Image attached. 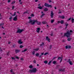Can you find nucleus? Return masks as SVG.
Here are the masks:
<instances>
[{
  "label": "nucleus",
  "instance_id": "obj_62",
  "mask_svg": "<svg viewBox=\"0 0 74 74\" xmlns=\"http://www.w3.org/2000/svg\"><path fill=\"white\" fill-rule=\"evenodd\" d=\"M44 52H43L41 53V55H44Z\"/></svg>",
  "mask_w": 74,
  "mask_h": 74
},
{
  "label": "nucleus",
  "instance_id": "obj_36",
  "mask_svg": "<svg viewBox=\"0 0 74 74\" xmlns=\"http://www.w3.org/2000/svg\"><path fill=\"white\" fill-rule=\"evenodd\" d=\"M15 1H13L11 3V4H15Z\"/></svg>",
  "mask_w": 74,
  "mask_h": 74
},
{
  "label": "nucleus",
  "instance_id": "obj_2",
  "mask_svg": "<svg viewBox=\"0 0 74 74\" xmlns=\"http://www.w3.org/2000/svg\"><path fill=\"white\" fill-rule=\"evenodd\" d=\"M73 32L72 30H71L69 31H67L66 33L64 34V36L63 37H67V38H69L70 37V35H71V33H73Z\"/></svg>",
  "mask_w": 74,
  "mask_h": 74
},
{
  "label": "nucleus",
  "instance_id": "obj_44",
  "mask_svg": "<svg viewBox=\"0 0 74 74\" xmlns=\"http://www.w3.org/2000/svg\"><path fill=\"white\" fill-rule=\"evenodd\" d=\"M52 45H50V46L49 49H51L52 48Z\"/></svg>",
  "mask_w": 74,
  "mask_h": 74
},
{
  "label": "nucleus",
  "instance_id": "obj_23",
  "mask_svg": "<svg viewBox=\"0 0 74 74\" xmlns=\"http://www.w3.org/2000/svg\"><path fill=\"white\" fill-rule=\"evenodd\" d=\"M64 23V21L63 20H61L60 21V23L61 24H63Z\"/></svg>",
  "mask_w": 74,
  "mask_h": 74
},
{
  "label": "nucleus",
  "instance_id": "obj_3",
  "mask_svg": "<svg viewBox=\"0 0 74 74\" xmlns=\"http://www.w3.org/2000/svg\"><path fill=\"white\" fill-rule=\"evenodd\" d=\"M23 29H18L16 33H21L22 32H23Z\"/></svg>",
  "mask_w": 74,
  "mask_h": 74
},
{
  "label": "nucleus",
  "instance_id": "obj_13",
  "mask_svg": "<svg viewBox=\"0 0 74 74\" xmlns=\"http://www.w3.org/2000/svg\"><path fill=\"white\" fill-rule=\"evenodd\" d=\"M46 40H47V41H49L50 39L49 38V37L48 36H47L46 37Z\"/></svg>",
  "mask_w": 74,
  "mask_h": 74
},
{
  "label": "nucleus",
  "instance_id": "obj_4",
  "mask_svg": "<svg viewBox=\"0 0 74 74\" xmlns=\"http://www.w3.org/2000/svg\"><path fill=\"white\" fill-rule=\"evenodd\" d=\"M32 70L33 71V73H36V72L37 71V69H36V68H33L32 69Z\"/></svg>",
  "mask_w": 74,
  "mask_h": 74
},
{
  "label": "nucleus",
  "instance_id": "obj_28",
  "mask_svg": "<svg viewBox=\"0 0 74 74\" xmlns=\"http://www.w3.org/2000/svg\"><path fill=\"white\" fill-rule=\"evenodd\" d=\"M52 61H51L49 62L48 63V65H50V64H51V62H52Z\"/></svg>",
  "mask_w": 74,
  "mask_h": 74
},
{
  "label": "nucleus",
  "instance_id": "obj_11",
  "mask_svg": "<svg viewBox=\"0 0 74 74\" xmlns=\"http://www.w3.org/2000/svg\"><path fill=\"white\" fill-rule=\"evenodd\" d=\"M65 71V69H60L59 70L60 71H62L63 72H64Z\"/></svg>",
  "mask_w": 74,
  "mask_h": 74
},
{
  "label": "nucleus",
  "instance_id": "obj_31",
  "mask_svg": "<svg viewBox=\"0 0 74 74\" xmlns=\"http://www.w3.org/2000/svg\"><path fill=\"white\" fill-rule=\"evenodd\" d=\"M4 26V23H1L0 24V26Z\"/></svg>",
  "mask_w": 74,
  "mask_h": 74
},
{
  "label": "nucleus",
  "instance_id": "obj_39",
  "mask_svg": "<svg viewBox=\"0 0 74 74\" xmlns=\"http://www.w3.org/2000/svg\"><path fill=\"white\" fill-rule=\"evenodd\" d=\"M69 64H70V65H73V64H72V61H70L69 62Z\"/></svg>",
  "mask_w": 74,
  "mask_h": 74
},
{
  "label": "nucleus",
  "instance_id": "obj_33",
  "mask_svg": "<svg viewBox=\"0 0 74 74\" xmlns=\"http://www.w3.org/2000/svg\"><path fill=\"white\" fill-rule=\"evenodd\" d=\"M34 50H35V51H38V50H39V48L35 49H34Z\"/></svg>",
  "mask_w": 74,
  "mask_h": 74
},
{
  "label": "nucleus",
  "instance_id": "obj_34",
  "mask_svg": "<svg viewBox=\"0 0 74 74\" xmlns=\"http://www.w3.org/2000/svg\"><path fill=\"white\" fill-rule=\"evenodd\" d=\"M55 59H56V57H53V59H52V61H53V60H55Z\"/></svg>",
  "mask_w": 74,
  "mask_h": 74
},
{
  "label": "nucleus",
  "instance_id": "obj_1",
  "mask_svg": "<svg viewBox=\"0 0 74 74\" xmlns=\"http://www.w3.org/2000/svg\"><path fill=\"white\" fill-rule=\"evenodd\" d=\"M36 23L37 24L39 25H41V22L38 21L37 20H32L30 19L28 23H29V24L32 25H35V23H36Z\"/></svg>",
  "mask_w": 74,
  "mask_h": 74
},
{
  "label": "nucleus",
  "instance_id": "obj_45",
  "mask_svg": "<svg viewBox=\"0 0 74 74\" xmlns=\"http://www.w3.org/2000/svg\"><path fill=\"white\" fill-rule=\"evenodd\" d=\"M15 58L16 59H19V58L18 57V56H16Z\"/></svg>",
  "mask_w": 74,
  "mask_h": 74
},
{
  "label": "nucleus",
  "instance_id": "obj_55",
  "mask_svg": "<svg viewBox=\"0 0 74 74\" xmlns=\"http://www.w3.org/2000/svg\"><path fill=\"white\" fill-rule=\"evenodd\" d=\"M13 70V69H11V70H10V72H11V73H12V72H13V71H12Z\"/></svg>",
  "mask_w": 74,
  "mask_h": 74
},
{
  "label": "nucleus",
  "instance_id": "obj_14",
  "mask_svg": "<svg viewBox=\"0 0 74 74\" xmlns=\"http://www.w3.org/2000/svg\"><path fill=\"white\" fill-rule=\"evenodd\" d=\"M29 73H33V69H32V70L29 69Z\"/></svg>",
  "mask_w": 74,
  "mask_h": 74
},
{
  "label": "nucleus",
  "instance_id": "obj_57",
  "mask_svg": "<svg viewBox=\"0 0 74 74\" xmlns=\"http://www.w3.org/2000/svg\"><path fill=\"white\" fill-rule=\"evenodd\" d=\"M41 5V3H39L38 4V7H41V6L40 5Z\"/></svg>",
  "mask_w": 74,
  "mask_h": 74
},
{
  "label": "nucleus",
  "instance_id": "obj_58",
  "mask_svg": "<svg viewBox=\"0 0 74 74\" xmlns=\"http://www.w3.org/2000/svg\"><path fill=\"white\" fill-rule=\"evenodd\" d=\"M71 17L70 18H69V19H68V20L69 21H70V20H71Z\"/></svg>",
  "mask_w": 74,
  "mask_h": 74
},
{
  "label": "nucleus",
  "instance_id": "obj_32",
  "mask_svg": "<svg viewBox=\"0 0 74 74\" xmlns=\"http://www.w3.org/2000/svg\"><path fill=\"white\" fill-rule=\"evenodd\" d=\"M31 16H32V17H34V14H31Z\"/></svg>",
  "mask_w": 74,
  "mask_h": 74
},
{
  "label": "nucleus",
  "instance_id": "obj_61",
  "mask_svg": "<svg viewBox=\"0 0 74 74\" xmlns=\"http://www.w3.org/2000/svg\"><path fill=\"white\" fill-rule=\"evenodd\" d=\"M12 60H15V58H14V57H12Z\"/></svg>",
  "mask_w": 74,
  "mask_h": 74
},
{
  "label": "nucleus",
  "instance_id": "obj_43",
  "mask_svg": "<svg viewBox=\"0 0 74 74\" xmlns=\"http://www.w3.org/2000/svg\"><path fill=\"white\" fill-rule=\"evenodd\" d=\"M16 12H14V14H13L14 16H15L16 15Z\"/></svg>",
  "mask_w": 74,
  "mask_h": 74
},
{
  "label": "nucleus",
  "instance_id": "obj_9",
  "mask_svg": "<svg viewBox=\"0 0 74 74\" xmlns=\"http://www.w3.org/2000/svg\"><path fill=\"white\" fill-rule=\"evenodd\" d=\"M19 52H21V50L19 49H16L15 50V52L16 53H17Z\"/></svg>",
  "mask_w": 74,
  "mask_h": 74
},
{
  "label": "nucleus",
  "instance_id": "obj_16",
  "mask_svg": "<svg viewBox=\"0 0 74 74\" xmlns=\"http://www.w3.org/2000/svg\"><path fill=\"white\" fill-rule=\"evenodd\" d=\"M17 18H16L14 17L13 19V21H17Z\"/></svg>",
  "mask_w": 74,
  "mask_h": 74
},
{
  "label": "nucleus",
  "instance_id": "obj_17",
  "mask_svg": "<svg viewBox=\"0 0 74 74\" xmlns=\"http://www.w3.org/2000/svg\"><path fill=\"white\" fill-rule=\"evenodd\" d=\"M49 5V4H48V3H45V5H44V6H45V7H48Z\"/></svg>",
  "mask_w": 74,
  "mask_h": 74
},
{
  "label": "nucleus",
  "instance_id": "obj_40",
  "mask_svg": "<svg viewBox=\"0 0 74 74\" xmlns=\"http://www.w3.org/2000/svg\"><path fill=\"white\" fill-rule=\"evenodd\" d=\"M55 21V20L54 19H53L51 21V23H52L53 22H54V21Z\"/></svg>",
  "mask_w": 74,
  "mask_h": 74
},
{
  "label": "nucleus",
  "instance_id": "obj_12",
  "mask_svg": "<svg viewBox=\"0 0 74 74\" xmlns=\"http://www.w3.org/2000/svg\"><path fill=\"white\" fill-rule=\"evenodd\" d=\"M65 48H66V49H68V48L70 49L71 48V46H66Z\"/></svg>",
  "mask_w": 74,
  "mask_h": 74
},
{
  "label": "nucleus",
  "instance_id": "obj_48",
  "mask_svg": "<svg viewBox=\"0 0 74 74\" xmlns=\"http://www.w3.org/2000/svg\"><path fill=\"white\" fill-rule=\"evenodd\" d=\"M59 14H60L62 13V12L60 11V10H59V12H58Z\"/></svg>",
  "mask_w": 74,
  "mask_h": 74
},
{
  "label": "nucleus",
  "instance_id": "obj_51",
  "mask_svg": "<svg viewBox=\"0 0 74 74\" xmlns=\"http://www.w3.org/2000/svg\"><path fill=\"white\" fill-rule=\"evenodd\" d=\"M49 3H51L52 1H51V0H49Z\"/></svg>",
  "mask_w": 74,
  "mask_h": 74
},
{
  "label": "nucleus",
  "instance_id": "obj_18",
  "mask_svg": "<svg viewBox=\"0 0 74 74\" xmlns=\"http://www.w3.org/2000/svg\"><path fill=\"white\" fill-rule=\"evenodd\" d=\"M72 38H68L67 40V41H71Z\"/></svg>",
  "mask_w": 74,
  "mask_h": 74
},
{
  "label": "nucleus",
  "instance_id": "obj_42",
  "mask_svg": "<svg viewBox=\"0 0 74 74\" xmlns=\"http://www.w3.org/2000/svg\"><path fill=\"white\" fill-rule=\"evenodd\" d=\"M32 55H34L35 53V51H33L32 52Z\"/></svg>",
  "mask_w": 74,
  "mask_h": 74
},
{
  "label": "nucleus",
  "instance_id": "obj_46",
  "mask_svg": "<svg viewBox=\"0 0 74 74\" xmlns=\"http://www.w3.org/2000/svg\"><path fill=\"white\" fill-rule=\"evenodd\" d=\"M47 54H48V53H45L44 54V56L47 55Z\"/></svg>",
  "mask_w": 74,
  "mask_h": 74
},
{
  "label": "nucleus",
  "instance_id": "obj_63",
  "mask_svg": "<svg viewBox=\"0 0 74 74\" xmlns=\"http://www.w3.org/2000/svg\"><path fill=\"white\" fill-rule=\"evenodd\" d=\"M35 2H38V0H35Z\"/></svg>",
  "mask_w": 74,
  "mask_h": 74
},
{
  "label": "nucleus",
  "instance_id": "obj_54",
  "mask_svg": "<svg viewBox=\"0 0 74 74\" xmlns=\"http://www.w3.org/2000/svg\"><path fill=\"white\" fill-rule=\"evenodd\" d=\"M11 17L9 18V19L10 20L12 19V17L11 16H10Z\"/></svg>",
  "mask_w": 74,
  "mask_h": 74
},
{
  "label": "nucleus",
  "instance_id": "obj_27",
  "mask_svg": "<svg viewBox=\"0 0 74 74\" xmlns=\"http://www.w3.org/2000/svg\"><path fill=\"white\" fill-rule=\"evenodd\" d=\"M40 55V54L38 53H36V56H39V55Z\"/></svg>",
  "mask_w": 74,
  "mask_h": 74
},
{
  "label": "nucleus",
  "instance_id": "obj_29",
  "mask_svg": "<svg viewBox=\"0 0 74 74\" xmlns=\"http://www.w3.org/2000/svg\"><path fill=\"white\" fill-rule=\"evenodd\" d=\"M44 63H45V64H47V63H48V61L47 60L45 61Z\"/></svg>",
  "mask_w": 74,
  "mask_h": 74
},
{
  "label": "nucleus",
  "instance_id": "obj_60",
  "mask_svg": "<svg viewBox=\"0 0 74 74\" xmlns=\"http://www.w3.org/2000/svg\"><path fill=\"white\" fill-rule=\"evenodd\" d=\"M42 55H40L39 56V58H41V56H42Z\"/></svg>",
  "mask_w": 74,
  "mask_h": 74
},
{
  "label": "nucleus",
  "instance_id": "obj_49",
  "mask_svg": "<svg viewBox=\"0 0 74 74\" xmlns=\"http://www.w3.org/2000/svg\"><path fill=\"white\" fill-rule=\"evenodd\" d=\"M13 47H14V48H15L16 47V45H14L12 46Z\"/></svg>",
  "mask_w": 74,
  "mask_h": 74
},
{
  "label": "nucleus",
  "instance_id": "obj_8",
  "mask_svg": "<svg viewBox=\"0 0 74 74\" xmlns=\"http://www.w3.org/2000/svg\"><path fill=\"white\" fill-rule=\"evenodd\" d=\"M40 28L38 27L37 28L36 32L37 33H40Z\"/></svg>",
  "mask_w": 74,
  "mask_h": 74
},
{
  "label": "nucleus",
  "instance_id": "obj_21",
  "mask_svg": "<svg viewBox=\"0 0 74 74\" xmlns=\"http://www.w3.org/2000/svg\"><path fill=\"white\" fill-rule=\"evenodd\" d=\"M71 21H72V23H74V19L73 18H72V19H71Z\"/></svg>",
  "mask_w": 74,
  "mask_h": 74
},
{
  "label": "nucleus",
  "instance_id": "obj_37",
  "mask_svg": "<svg viewBox=\"0 0 74 74\" xmlns=\"http://www.w3.org/2000/svg\"><path fill=\"white\" fill-rule=\"evenodd\" d=\"M29 68H30V69H32V68H33V66L32 65L29 66Z\"/></svg>",
  "mask_w": 74,
  "mask_h": 74
},
{
  "label": "nucleus",
  "instance_id": "obj_6",
  "mask_svg": "<svg viewBox=\"0 0 74 74\" xmlns=\"http://www.w3.org/2000/svg\"><path fill=\"white\" fill-rule=\"evenodd\" d=\"M18 44H23V42H22V39H20L18 41Z\"/></svg>",
  "mask_w": 74,
  "mask_h": 74
},
{
  "label": "nucleus",
  "instance_id": "obj_47",
  "mask_svg": "<svg viewBox=\"0 0 74 74\" xmlns=\"http://www.w3.org/2000/svg\"><path fill=\"white\" fill-rule=\"evenodd\" d=\"M33 63H36V60H34L33 61Z\"/></svg>",
  "mask_w": 74,
  "mask_h": 74
},
{
  "label": "nucleus",
  "instance_id": "obj_26",
  "mask_svg": "<svg viewBox=\"0 0 74 74\" xmlns=\"http://www.w3.org/2000/svg\"><path fill=\"white\" fill-rule=\"evenodd\" d=\"M26 51H27V49H25L24 50H23L22 52H26Z\"/></svg>",
  "mask_w": 74,
  "mask_h": 74
},
{
  "label": "nucleus",
  "instance_id": "obj_50",
  "mask_svg": "<svg viewBox=\"0 0 74 74\" xmlns=\"http://www.w3.org/2000/svg\"><path fill=\"white\" fill-rule=\"evenodd\" d=\"M8 3H9L11 2V0H8Z\"/></svg>",
  "mask_w": 74,
  "mask_h": 74
},
{
  "label": "nucleus",
  "instance_id": "obj_30",
  "mask_svg": "<svg viewBox=\"0 0 74 74\" xmlns=\"http://www.w3.org/2000/svg\"><path fill=\"white\" fill-rule=\"evenodd\" d=\"M42 44H41L40 45V46H43V45H44V42H42Z\"/></svg>",
  "mask_w": 74,
  "mask_h": 74
},
{
  "label": "nucleus",
  "instance_id": "obj_5",
  "mask_svg": "<svg viewBox=\"0 0 74 74\" xmlns=\"http://www.w3.org/2000/svg\"><path fill=\"white\" fill-rule=\"evenodd\" d=\"M61 59V60L60 62V63H61L62 62V60H63V57H58V59L59 60H60Z\"/></svg>",
  "mask_w": 74,
  "mask_h": 74
},
{
  "label": "nucleus",
  "instance_id": "obj_24",
  "mask_svg": "<svg viewBox=\"0 0 74 74\" xmlns=\"http://www.w3.org/2000/svg\"><path fill=\"white\" fill-rule=\"evenodd\" d=\"M48 7L49 8L50 7L51 8H52V5H48Z\"/></svg>",
  "mask_w": 74,
  "mask_h": 74
},
{
  "label": "nucleus",
  "instance_id": "obj_38",
  "mask_svg": "<svg viewBox=\"0 0 74 74\" xmlns=\"http://www.w3.org/2000/svg\"><path fill=\"white\" fill-rule=\"evenodd\" d=\"M23 46L22 45H21L20 46V48H23Z\"/></svg>",
  "mask_w": 74,
  "mask_h": 74
},
{
  "label": "nucleus",
  "instance_id": "obj_56",
  "mask_svg": "<svg viewBox=\"0 0 74 74\" xmlns=\"http://www.w3.org/2000/svg\"><path fill=\"white\" fill-rule=\"evenodd\" d=\"M14 8H15V7H14V6H13L12 8V10H14Z\"/></svg>",
  "mask_w": 74,
  "mask_h": 74
},
{
  "label": "nucleus",
  "instance_id": "obj_10",
  "mask_svg": "<svg viewBox=\"0 0 74 74\" xmlns=\"http://www.w3.org/2000/svg\"><path fill=\"white\" fill-rule=\"evenodd\" d=\"M59 18H61L62 19H64L65 17L63 16H62L60 15H59Z\"/></svg>",
  "mask_w": 74,
  "mask_h": 74
},
{
  "label": "nucleus",
  "instance_id": "obj_53",
  "mask_svg": "<svg viewBox=\"0 0 74 74\" xmlns=\"http://www.w3.org/2000/svg\"><path fill=\"white\" fill-rule=\"evenodd\" d=\"M27 13V11L26 12H24L23 14H26Z\"/></svg>",
  "mask_w": 74,
  "mask_h": 74
},
{
  "label": "nucleus",
  "instance_id": "obj_20",
  "mask_svg": "<svg viewBox=\"0 0 74 74\" xmlns=\"http://www.w3.org/2000/svg\"><path fill=\"white\" fill-rule=\"evenodd\" d=\"M42 23H43V24H47V23L46 21H43L42 22Z\"/></svg>",
  "mask_w": 74,
  "mask_h": 74
},
{
  "label": "nucleus",
  "instance_id": "obj_64",
  "mask_svg": "<svg viewBox=\"0 0 74 74\" xmlns=\"http://www.w3.org/2000/svg\"><path fill=\"white\" fill-rule=\"evenodd\" d=\"M12 74H15V73L14 72H12Z\"/></svg>",
  "mask_w": 74,
  "mask_h": 74
},
{
  "label": "nucleus",
  "instance_id": "obj_19",
  "mask_svg": "<svg viewBox=\"0 0 74 74\" xmlns=\"http://www.w3.org/2000/svg\"><path fill=\"white\" fill-rule=\"evenodd\" d=\"M44 11H48V8H45L44 10Z\"/></svg>",
  "mask_w": 74,
  "mask_h": 74
},
{
  "label": "nucleus",
  "instance_id": "obj_52",
  "mask_svg": "<svg viewBox=\"0 0 74 74\" xmlns=\"http://www.w3.org/2000/svg\"><path fill=\"white\" fill-rule=\"evenodd\" d=\"M59 65H58L56 66L57 68V69H58V68H59Z\"/></svg>",
  "mask_w": 74,
  "mask_h": 74
},
{
  "label": "nucleus",
  "instance_id": "obj_25",
  "mask_svg": "<svg viewBox=\"0 0 74 74\" xmlns=\"http://www.w3.org/2000/svg\"><path fill=\"white\" fill-rule=\"evenodd\" d=\"M44 15H45V13H43L42 14V15L41 16V18H42L43 17V16Z\"/></svg>",
  "mask_w": 74,
  "mask_h": 74
},
{
  "label": "nucleus",
  "instance_id": "obj_35",
  "mask_svg": "<svg viewBox=\"0 0 74 74\" xmlns=\"http://www.w3.org/2000/svg\"><path fill=\"white\" fill-rule=\"evenodd\" d=\"M71 61V60H70V59H69L68 60L67 62L68 63H69Z\"/></svg>",
  "mask_w": 74,
  "mask_h": 74
},
{
  "label": "nucleus",
  "instance_id": "obj_59",
  "mask_svg": "<svg viewBox=\"0 0 74 74\" xmlns=\"http://www.w3.org/2000/svg\"><path fill=\"white\" fill-rule=\"evenodd\" d=\"M58 23H60V21H58Z\"/></svg>",
  "mask_w": 74,
  "mask_h": 74
},
{
  "label": "nucleus",
  "instance_id": "obj_22",
  "mask_svg": "<svg viewBox=\"0 0 74 74\" xmlns=\"http://www.w3.org/2000/svg\"><path fill=\"white\" fill-rule=\"evenodd\" d=\"M37 8H39V9H40V10H41L42 8V7L39 6Z\"/></svg>",
  "mask_w": 74,
  "mask_h": 74
},
{
  "label": "nucleus",
  "instance_id": "obj_7",
  "mask_svg": "<svg viewBox=\"0 0 74 74\" xmlns=\"http://www.w3.org/2000/svg\"><path fill=\"white\" fill-rule=\"evenodd\" d=\"M53 15H54V14H53V12L52 11H51V18H53Z\"/></svg>",
  "mask_w": 74,
  "mask_h": 74
},
{
  "label": "nucleus",
  "instance_id": "obj_41",
  "mask_svg": "<svg viewBox=\"0 0 74 74\" xmlns=\"http://www.w3.org/2000/svg\"><path fill=\"white\" fill-rule=\"evenodd\" d=\"M65 26H66V27H67V26H69V24L66 23L65 24Z\"/></svg>",
  "mask_w": 74,
  "mask_h": 74
},
{
  "label": "nucleus",
  "instance_id": "obj_15",
  "mask_svg": "<svg viewBox=\"0 0 74 74\" xmlns=\"http://www.w3.org/2000/svg\"><path fill=\"white\" fill-rule=\"evenodd\" d=\"M53 64H58V63L56 62V61H54L53 63Z\"/></svg>",
  "mask_w": 74,
  "mask_h": 74
}]
</instances>
